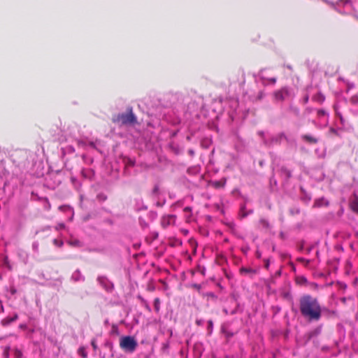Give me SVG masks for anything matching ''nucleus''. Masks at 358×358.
<instances>
[{
	"mask_svg": "<svg viewBox=\"0 0 358 358\" xmlns=\"http://www.w3.org/2000/svg\"><path fill=\"white\" fill-rule=\"evenodd\" d=\"M138 345L135 338L130 336H122L120 341V346L126 352H134Z\"/></svg>",
	"mask_w": 358,
	"mask_h": 358,
	"instance_id": "f03ea898",
	"label": "nucleus"
},
{
	"mask_svg": "<svg viewBox=\"0 0 358 358\" xmlns=\"http://www.w3.org/2000/svg\"><path fill=\"white\" fill-rule=\"evenodd\" d=\"M71 279L75 282L84 281L85 277L79 270L74 271L71 275Z\"/></svg>",
	"mask_w": 358,
	"mask_h": 358,
	"instance_id": "9b49d317",
	"label": "nucleus"
},
{
	"mask_svg": "<svg viewBox=\"0 0 358 358\" xmlns=\"http://www.w3.org/2000/svg\"><path fill=\"white\" fill-rule=\"evenodd\" d=\"M192 210V208L190 207H185L184 208V211L185 212H190Z\"/></svg>",
	"mask_w": 358,
	"mask_h": 358,
	"instance_id": "5701e85b",
	"label": "nucleus"
},
{
	"mask_svg": "<svg viewBox=\"0 0 358 358\" xmlns=\"http://www.w3.org/2000/svg\"><path fill=\"white\" fill-rule=\"evenodd\" d=\"M317 116L321 119L324 118V120H322V122L320 124L322 126H326L328 123L327 113L323 109H320L317 110Z\"/></svg>",
	"mask_w": 358,
	"mask_h": 358,
	"instance_id": "9d476101",
	"label": "nucleus"
},
{
	"mask_svg": "<svg viewBox=\"0 0 358 358\" xmlns=\"http://www.w3.org/2000/svg\"><path fill=\"white\" fill-rule=\"evenodd\" d=\"M289 96V92L287 87H282L274 92V97L276 101H283Z\"/></svg>",
	"mask_w": 358,
	"mask_h": 358,
	"instance_id": "423d86ee",
	"label": "nucleus"
},
{
	"mask_svg": "<svg viewBox=\"0 0 358 358\" xmlns=\"http://www.w3.org/2000/svg\"><path fill=\"white\" fill-rule=\"evenodd\" d=\"M208 330H209V332H210V333H211V332H212V331H213V321H212V320H209V321L208 322Z\"/></svg>",
	"mask_w": 358,
	"mask_h": 358,
	"instance_id": "f3484780",
	"label": "nucleus"
},
{
	"mask_svg": "<svg viewBox=\"0 0 358 358\" xmlns=\"http://www.w3.org/2000/svg\"><path fill=\"white\" fill-rule=\"evenodd\" d=\"M159 299L158 298L155 299V306L157 310H159Z\"/></svg>",
	"mask_w": 358,
	"mask_h": 358,
	"instance_id": "6ab92c4d",
	"label": "nucleus"
},
{
	"mask_svg": "<svg viewBox=\"0 0 358 358\" xmlns=\"http://www.w3.org/2000/svg\"><path fill=\"white\" fill-rule=\"evenodd\" d=\"M241 213H242V216H243V217H245V216H247V215H248V213H245L244 212V208H243L241 209Z\"/></svg>",
	"mask_w": 358,
	"mask_h": 358,
	"instance_id": "4be33fe9",
	"label": "nucleus"
},
{
	"mask_svg": "<svg viewBox=\"0 0 358 358\" xmlns=\"http://www.w3.org/2000/svg\"><path fill=\"white\" fill-rule=\"evenodd\" d=\"M83 357H86V355H85V352H83Z\"/></svg>",
	"mask_w": 358,
	"mask_h": 358,
	"instance_id": "7c9ffc66",
	"label": "nucleus"
},
{
	"mask_svg": "<svg viewBox=\"0 0 358 358\" xmlns=\"http://www.w3.org/2000/svg\"><path fill=\"white\" fill-rule=\"evenodd\" d=\"M196 323L197 325L200 326V325H202L203 324V320H197L196 321Z\"/></svg>",
	"mask_w": 358,
	"mask_h": 358,
	"instance_id": "412c9836",
	"label": "nucleus"
},
{
	"mask_svg": "<svg viewBox=\"0 0 358 358\" xmlns=\"http://www.w3.org/2000/svg\"><path fill=\"white\" fill-rule=\"evenodd\" d=\"M331 132L336 133V130L334 128H331Z\"/></svg>",
	"mask_w": 358,
	"mask_h": 358,
	"instance_id": "a878e982",
	"label": "nucleus"
},
{
	"mask_svg": "<svg viewBox=\"0 0 358 358\" xmlns=\"http://www.w3.org/2000/svg\"><path fill=\"white\" fill-rule=\"evenodd\" d=\"M351 208L354 212L358 213V196L351 203Z\"/></svg>",
	"mask_w": 358,
	"mask_h": 358,
	"instance_id": "ddd939ff",
	"label": "nucleus"
},
{
	"mask_svg": "<svg viewBox=\"0 0 358 358\" xmlns=\"http://www.w3.org/2000/svg\"><path fill=\"white\" fill-rule=\"evenodd\" d=\"M54 244L57 247H62L63 245V241L57 239H54Z\"/></svg>",
	"mask_w": 358,
	"mask_h": 358,
	"instance_id": "2eb2a0df",
	"label": "nucleus"
},
{
	"mask_svg": "<svg viewBox=\"0 0 358 358\" xmlns=\"http://www.w3.org/2000/svg\"><path fill=\"white\" fill-rule=\"evenodd\" d=\"M83 357H86V355H85V352H83Z\"/></svg>",
	"mask_w": 358,
	"mask_h": 358,
	"instance_id": "c756f323",
	"label": "nucleus"
},
{
	"mask_svg": "<svg viewBox=\"0 0 358 358\" xmlns=\"http://www.w3.org/2000/svg\"><path fill=\"white\" fill-rule=\"evenodd\" d=\"M259 134L263 136L264 133H263L262 131H260V132L259 133Z\"/></svg>",
	"mask_w": 358,
	"mask_h": 358,
	"instance_id": "cd10ccee",
	"label": "nucleus"
},
{
	"mask_svg": "<svg viewBox=\"0 0 358 358\" xmlns=\"http://www.w3.org/2000/svg\"><path fill=\"white\" fill-rule=\"evenodd\" d=\"M302 138L308 142V143H317V139L310 135H303L302 136Z\"/></svg>",
	"mask_w": 358,
	"mask_h": 358,
	"instance_id": "f8f14e48",
	"label": "nucleus"
},
{
	"mask_svg": "<svg viewBox=\"0 0 358 358\" xmlns=\"http://www.w3.org/2000/svg\"><path fill=\"white\" fill-rule=\"evenodd\" d=\"M59 209H60L61 210H65V209H68V210H71V208H70V207H68V206H60V207H59Z\"/></svg>",
	"mask_w": 358,
	"mask_h": 358,
	"instance_id": "aec40b11",
	"label": "nucleus"
},
{
	"mask_svg": "<svg viewBox=\"0 0 358 358\" xmlns=\"http://www.w3.org/2000/svg\"><path fill=\"white\" fill-rule=\"evenodd\" d=\"M114 121L122 125H132L137 122L136 117L131 110L129 112L119 114Z\"/></svg>",
	"mask_w": 358,
	"mask_h": 358,
	"instance_id": "7ed1b4c3",
	"label": "nucleus"
},
{
	"mask_svg": "<svg viewBox=\"0 0 358 358\" xmlns=\"http://www.w3.org/2000/svg\"><path fill=\"white\" fill-rule=\"evenodd\" d=\"M65 227V225L64 223H59L58 224L57 226H56V229L57 230H60V229H62Z\"/></svg>",
	"mask_w": 358,
	"mask_h": 358,
	"instance_id": "a211bd4d",
	"label": "nucleus"
},
{
	"mask_svg": "<svg viewBox=\"0 0 358 358\" xmlns=\"http://www.w3.org/2000/svg\"><path fill=\"white\" fill-rule=\"evenodd\" d=\"M176 216L173 215H168L163 216L161 220L162 226L166 228L169 226L173 225L176 222Z\"/></svg>",
	"mask_w": 358,
	"mask_h": 358,
	"instance_id": "6e6552de",
	"label": "nucleus"
},
{
	"mask_svg": "<svg viewBox=\"0 0 358 358\" xmlns=\"http://www.w3.org/2000/svg\"><path fill=\"white\" fill-rule=\"evenodd\" d=\"M17 317V315H15V316L14 317V318L13 319V320H15Z\"/></svg>",
	"mask_w": 358,
	"mask_h": 358,
	"instance_id": "c85d7f7f",
	"label": "nucleus"
},
{
	"mask_svg": "<svg viewBox=\"0 0 358 358\" xmlns=\"http://www.w3.org/2000/svg\"><path fill=\"white\" fill-rule=\"evenodd\" d=\"M299 309L301 315L308 321H319L322 317V307L318 300L310 295L301 297Z\"/></svg>",
	"mask_w": 358,
	"mask_h": 358,
	"instance_id": "f257e3e1",
	"label": "nucleus"
},
{
	"mask_svg": "<svg viewBox=\"0 0 358 358\" xmlns=\"http://www.w3.org/2000/svg\"><path fill=\"white\" fill-rule=\"evenodd\" d=\"M92 345L94 350L96 349V345L95 344V342L94 341L92 342Z\"/></svg>",
	"mask_w": 358,
	"mask_h": 358,
	"instance_id": "393cba45",
	"label": "nucleus"
},
{
	"mask_svg": "<svg viewBox=\"0 0 358 358\" xmlns=\"http://www.w3.org/2000/svg\"><path fill=\"white\" fill-rule=\"evenodd\" d=\"M357 17H358V16H357Z\"/></svg>",
	"mask_w": 358,
	"mask_h": 358,
	"instance_id": "2f4dec72",
	"label": "nucleus"
},
{
	"mask_svg": "<svg viewBox=\"0 0 358 358\" xmlns=\"http://www.w3.org/2000/svg\"><path fill=\"white\" fill-rule=\"evenodd\" d=\"M335 8L343 14H352L353 13V6L350 0H338Z\"/></svg>",
	"mask_w": 358,
	"mask_h": 358,
	"instance_id": "20e7f679",
	"label": "nucleus"
},
{
	"mask_svg": "<svg viewBox=\"0 0 358 358\" xmlns=\"http://www.w3.org/2000/svg\"><path fill=\"white\" fill-rule=\"evenodd\" d=\"M259 76L262 81L263 85H267L268 83L275 84L276 82L275 78H268L266 70H261L259 73Z\"/></svg>",
	"mask_w": 358,
	"mask_h": 358,
	"instance_id": "1a4fd4ad",
	"label": "nucleus"
},
{
	"mask_svg": "<svg viewBox=\"0 0 358 358\" xmlns=\"http://www.w3.org/2000/svg\"><path fill=\"white\" fill-rule=\"evenodd\" d=\"M188 153H189L191 156H193V155H194V151L193 150H189Z\"/></svg>",
	"mask_w": 358,
	"mask_h": 358,
	"instance_id": "b1692460",
	"label": "nucleus"
},
{
	"mask_svg": "<svg viewBox=\"0 0 358 358\" xmlns=\"http://www.w3.org/2000/svg\"><path fill=\"white\" fill-rule=\"evenodd\" d=\"M260 223L262 224V225L264 227H268L269 226V224H268V222L264 219H262L260 220Z\"/></svg>",
	"mask_w": 358,
	"mask_h": 358,
	"instance_id": "dca6fc26",
	"label": "nucleus"
},
{
	"mask_svg": "<svg viewBox=\"0 0 358 358\" xmlns=\"http://www.w3.org/2000/svg\"><path fill=\"white\" fill-rule=\"evenodd\" d=\"M286 136L284 133H280L276 135L271 136L268 139L264 138V143L265 145L270 146L274 143H280L282 140L286 139Z\"/></svg>",
	"mask_w": 358,
	"mask_h": 358,
	"instance_id": "39448f33",
	"label": "nucleus"
},
{
	"mask_svg": "<svg viewBox=\"0 0 358 358\" xmlns=\"http://www.w3.org/2000/svg\"><path fill=\"white\" fill-rule=\"evenodd\" d=\"M99 283L106 290L111 291L113 289V284L106 277L99 276L97 278Z\"/></svg>",
	"mask_w": 358,
	"mask_h": 358,
	"instance_id": "0eeeda50",
	"label": "nucleus"
},
{
	"mask_svg": "<svg viewBox=\"0 0 358 358\" xmlns=\"http://www.w3.org/2000/svg\"><path fill=\"white\" fill-rule=\"evenodd\" d=\"M69 244L71 245H73V246H78V247L82 245L80 242L78 240L71 241H69Z\"/></svg>",
	"mask_w": 358,
	"mask_h": 358,
	"instance_id": "4468645a",
	"label": "nucleus"
},
{
	"mask_svg": "<svg viewBox=\"0 0 358 358\" xmlns=\"http://www.w3.org/2000/svg\"><path fill=\"white\" fill-rule=\"evenodd\" d=\"M324 96H322V95H321V101H324Z\"/></svg>",
	"mask_w": 358,
	"mask_h": 358,
	"instance_id": "bb28decb",
	"label": "nucleus"
}]
</instances>
